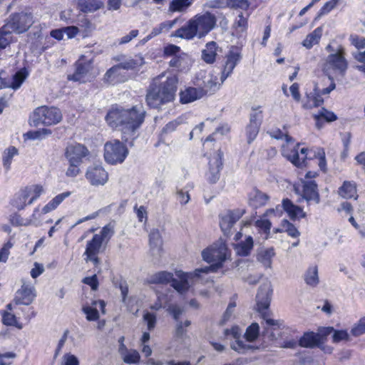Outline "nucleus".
Here are the masks:
<instances>
[{
    "instance_id": "64",
    "label": "nucleus",
    "mask_w": 365,
    "mask_h": 365,
    "mask_svg": "<svg viewBox=\"0 0 365 365\" xmlns=\"http://www.w3.org/2000/svg\"><path fill=\"white\" fill-rule=\"evenodd\" d=\"M235 26L240 29L241 31H244L247 28V18L245 17L242 13H240L235 20Z\"/></svg>"
},
{
    "instance_id": "38",
    "label": "nucleus",
    "mask_w": 365,
    "mask_h": 365,
    "mask_svg": "<svg viewBox=\"0 0 365 365\" xmlns=\"http://www.w3.org/2000/svg\"><path fill=\"white\" fill-rule=\"evenodd\" d=\"M322 35V27L317 28L312 33L307 36L302 42V45L307 48H311L319 43Z\"/></svg>"
},
{
    "instance_id": "63",
    "label": "nucleus",
    "mask_w": 365,
    "mask_h": 365,
    "mask_svg": "<svg viewBox=\"0 0 365 365\" xmlns=\"http://www.w3.org/2000/svg\"><path fill=\"white\" fill-rule=\"evenodd\" d=\"M338 0H330L325 3L321 8L319 16H323L329 13L337 4Z\"/></svg>"
},
{
    "instance_id": "7",
    "label": "nucleus",
    "mask_w": 365,
    "mask_h": 365,
    "mask_svg": "<svg viewBox=\"0 0 365 365\" xmlns=\"http://www.w3.org/2000/svg\"><path fill=\"white\" fill-rule=\"evenodd\" d=\"M114 235L113 226L108 224L103 227L99 233L95 234L86 243L84 255L86 262H92L95 266L101 264L98 254L103 250V244H106Z\"/></svg>"
},
{
    "instance_id": "30",
    "label": "nucleus",
    "mask_w": 365,
    "mask_h": 365,
    "mask_svg": "<svg viewBox=\"0 0 365 365\" xmlns=\"http://www.w3.org/2000/svg\"><path fill=\"white\" fill-rule=\"evenodd\" d=\"M253 246V238L251 236H247L245 241H241L235 245V250L237 255L246 257L250 255Z\"/></svg>"
},
{
    "instance_id": "40",
    "label": "nucleus",
    "mask_w": 365,
    "mask_h": 365,
    "mask_svg": "<svg viewBox=\"0 0 365 365\" xmlns=\"http://www.w3.org/2000/svg\"><path fill=\"white\" fill-rule=\"evenodd\" d=\"M244 336H241L239 339H235L234 341L231 342L230 347L234 351L238 352L239 354H245L249 350L252 349L253 346L248 344V342L243 341Z\"/></svg>"
},
{
    "instance_id": "54",
    "label": "nucleus",
    "mask_w": 365,
    "mask_h": 365,
    "mask_svg": "<svg viewBox=\"0 0 365 365\" xmlns=\"http://www.w3.org/2000/svg\"><path fill=\"white\" fill-rule=\"evenodd\" d=\"M26 189L29 191L31 198L28 201V204L31 205L36 200L43 192V189L41 185H34L26 187Z\"/></svg>"
},
{
    "instance_id": "1",
    "label": "nucleus",
    "mask_w": 365,
    "mask_h": 365,
    "mask_svg": "<svg viewBox=\"0 0 365 365\" xmlns=\"http://www.w3.org/2000/svg\"><path fill=\"white\" fill-rule=\"evenodd\" d=\"M145 113L141 105L130 108L113 107L107 113L106 120L109 126L118 128L122 132V138L128 142L135 138L137 130L144 122Z\"/></svg>"
},
{
    "instance_id": "39",
    "label": "nucleus",
    "mask_w": 365,
    "mask_h": 365,
    "mask_svg": "<svg viewBox=\"0 0 365 365\" xmlns=\"http://www.w3.org/2000/svg\"><path fill=\"white\" fill-rule=\"evenodd\" d=\"M304 281L310 287H316L319 282L318 269L317 266H312L308 268L304 274Z\"/></svg>"
},
{
    "instance_id": "28",
    "label": "nucleus",
    "mask_w": 365,
    "mask_h": 365,
    "mask_svg": "<svg viewBox=\"0 0 365 365\" xmlns=\"http://www.w3.org/2000/svg\"><path fill=\"white\" fill-rule=\"evenodd\" d=\"M282 207L292 220L302 218L306 215L305 212L300 207L294 205L289 199L283 200Z\"/></svg>"
},
{
    "instance_id": "47",
    "label": "nucleus",
    "mask_w": 365,
    "mask_h": 365,
    "mask_svg": "<svg viewBox=\"0 0 365 365\" xmlns=\"http://www.w3.org/2000/svg\"><path fill=\"white\" fill-rule=\"evenodd\" d=\"M120 355L123 361L129 364L138 363L140 358L138 351L135 349H128Z\"/></svg>"
},
{
    "instance_id": "62",
    "label": "nucleus",
    "mask_w": 365,
    "mask_h": 365,
    "mask_svg": "<svg viewBox=\"0 0 365 365\" xmlns=\"http://www.w3.org/2000/svg\"><path fill=\"white\" fill-rule=\"evenodd\" d=\"M230 131V128L227 125H224L221 127H219L216 129L215 132L212 133V135H209L205 140L204 145L207 144L209 142H212L215 140L214 135L217 134L218 133H220L221 135H225Z\"/></svg>"
},
{
    "instance_id": "27",
    "label": "nucleus",
    "mask_w": 365,
    "mask_h": 365,
    "mask_svg": "<svg viewBox=\"0 0 365 365\" xmlns=\"http://www.w3.org/2000/svg\"><path fill=\"white\" fill-rule=\"evenodd\" d=\"M307 101L303 104V107L307 109L319 107L324 103V99L321 96L319 89L317 86H315L312 92L307 94Z\"/></svg>"
},
{
    "instance_id": "21",
    "label": "nucleus",
    "mask_w": 365,
    "mask_h": 365,
    "mask_svg": "<svg viewBox=\"0 0 365 365\" xmlns=\"http://www.w3.org/2000/svg\"><path fill=\"white\" fill-rule=\"evenodd\" d=\"M218 151L219 153L210 158L209 160V171L207 176L211 183H215L220 178V171L222 165V153L220 150Z\"/></svg>"
},
{
    "instance_id": "53",
    "label": "nucleus",
    "mask_w": 365,
    "mask_h": 365,
    "mask_svg": "<svg viewBox=\"0 0 365 365\" xmlns=\"http://www.w3.org/2000/svg\"><path fill=\"white\" fill-rule=\"evenodd\" d=\"M14 247V242L9 240L0 248V262L6 263L10 255V250Z\"/></svg>"
},
{
    "instance_id": "17",
    "label": "nucleus",
    "mask_w": 365,
    "mask_h": 365,
    "mask_svg": "<svg viewBox=\"0 0 365 365\" xmlns=\"http://www.w3.org/2000/svg\"><path fill=\"white\" fill-rule=\"evenodd\" d=\"M89 153L88 150L84 145L76 143L68 145L65 150V157L68 162L82 163L83 158Z\"/></svg>"
},
{
    "instance_id": "4",
    "label": "nucleus",
    "mask_w": 365,
    "mask_h": 365,
    "mask_svg": "<svg viewBox=\"0 0 365 365\" xmlns=\"http://www.w3.org/2000/svg\"><path fill=\"white\" fill-rule=\"evenodd\" d=\"M272 294V285L270 282H267L260 286L256 296L257 310L262 314V318L266 321V327H264L263 335L267 337L269 341L277 339L280 334L279 322L269 318V314L267 313Z\"/></svg>"
},
{
    "instance_id": "25",
    "label": "nucleus",
    "mask_w": 365,
    "mask_h": 365,
    "mask_svg": "<svg viewBox=\"0 0 365 365\" xmlns=\"http://www.w3.org/2000/svg\"><path fill=\"white\" fill-rule=\"evenodd\" d=\"M322 342V336L314 332L305 333L299 339V344L302 347L313 348Z\"/></svg>"
},
{
    "instance_id": "26",
    "label": "nucleus",
    "mask_w": 365,
    "mask_h": 365,
    "mask_svg": "<svg viewBox=\"0 0 365 365\" xmlns=\"http://www.w3.org/2000/svg\"><path fill=\"white\" fill-rule=\"evenodd\" d=\"M269 196L259 190H254L249 195V205L253 208H258L264 206L268 200Z\"/></svg>"
},
{
    "instance_id": "45",
    "label": "nucleus",
    "mask_w": 365,
    "mask_h": 365,
    "mask_svg": "<svg viewBox=\"0 0 365 365\" xmlns=\"http://www.w3.org/2000/svg\"><path fill=\"white\" fill-rule=\"evenodd\" d=\"M259 334V327L257 323L251 324L246 329V331L244 334V338L246 339L247 342H253L255 341Z\"/></svg>"
},
{
    "instance_id": "41",
    "label": "nucleus",
    "mask_w": 365,
    "mask_h": 365,
    "mask_svg": "<svg viewBox=\"0 0 365 365\" xmlns=\"http://www.w3.org/2000/svg\"><path fill=\"white\" fill-rule=\"evenodd\" d=\"M274 255L275 253L273 248L262 250L257 254V259L265 267H270L272 264V258Z\"/></svg>"
},
{
    "instance_id": "46",
    "label": "nucleus",
    "mask_w": 365,
    "mask_h": 365,
    "mask_svg": "<svg viewBox=\"0 0 365 365\" xmlns=\"http://www.w3.org/2000/svg\"><path fill=\"white\" fill-rule=\"evenodd\" d=\"M18 154L15 147H9L3 153V165L6 171L10 169L13 158Z\"/></svg>"
},
{
    "instance_id": "61",
    "label": "nucleus",
    "mask_w": 365,
    "mask_h": 365,
    "mask_svg": "<svg viewBox=\"0 0 365 365\" xmlns=\"http://www.w3.org/2000/svg\"><path fill=\"white\" fill-rule=\"evenodd\" d=\"M69 166L66 172V175L68 177L74 178L76 177L80 173L79 166L81 163L68 162Z\"/></svg>"
},
{
    "instance_id": "33",
    "label": "nucleus",
    "mask_w": 365,
    "mask_h": 365,
    "mask_svg": "<svg viewBox=\"0 0 365 365\" xmlns=\"http://www.w3.org/2000/svg\"><path fill=\"white\" fill-rule=\"evenodd\" d=\"M103 4L100 0H80L78 6L84 13L93 12L101 9Z\"/></svg>"
},
{
    "instance_id": "34",
    "label": "nucleus",
    "mask_w": 365,
    "mask_h": 365,
    "mask_svg": "<svg viewBox=\"0 0 365 365\" xmlns=\"http://www.w3.org/2000/svg\"><path fill=\"white\" fill-rule=\"evenodd\" d=\"M70 195V192H65L58 194L42 208L43 213L46 214L55 210L66 197H68Z\"/></svg>"
},
{
    "instance_id": "55",
    "label": "nucleus",
    "mask_w": 365,
    "mask_h": 365,
    "mask_svg": "<svg viewBox=\"0 0 365 365\" xmlns=\"http://www.w3.org/2000/svg\"><path fill=\"white\" fill-rule=\"evenodd\" d=\"M143 59H133L128 58L123 62L120 63L117 66H119V69L130 70L135 68L137 66L143 63Z\"/></svg>"
},
{
    "instance_id": "23",
    "label": "nucleus",
    "mask_w": 365,
    "mask_h": 365,
    "mask_svg": "<svg viewBox=\"0 0 365 365\" xmlns=\"http://www.w3.org/2000/svg\"><path fill=\"white\" fill-rule=\"evenodd\" d=\"M92 307L84 306L82 308L83 313L86 315V319L88 321H96L99 319L98 311L96 306L98 305L102 312L105 313L106 304L104 301H94L92 304Z\"/></svg>"
},
{
    "instance_id": "37",
    "label": "nucleus",
    "mask_w": 365,
    "mask_h": 365,
    "mask_svg": "<svg viewBox=\"0 0 365 365\" xmlns=\"http://www.w3.org/2000/svg\"><path fill=\"white\" fill-rule=\"evenodd\" d=\"M103 81L109 84H115L121 81L120 70L117 65L109 68L104 75Z\"/></svg>"
},
{
    "instance_id": "42",
    "label": "nucleus",
    "mask_w": 365,
    "mask_h": 365,
    "mask_svg": "<svg viewBox=\"0 0 365 365\" xmlns=\"http://www.w3.org/2000/svg\"><path fill=\"white\" fill-rule=\"evenodd\" d=\"M176 21V19L173 21H166L160 24L158 26L152 29L150 34L148 36V38H152L153 37L158 36L163 32L168 31L173 27Z\"/></svg>"
},
{
    "instance_id": "13",
    "label": "nucleus",
    "mask_w": 365,
    "mask_h": 365,
    "mask_svg": "<svg viewBox=\"0 0 365 365\" xmlns=\"http://www.w3.org/2000/svg\"><path fill=\"white\" fill-rule=\"evenodd\" d=\"M21 287L16 292L14 302L16 304L29 305L36 297V289L29 280L22 279Z\"/></svg>"
},
{
    "instance_id": "50",
    "label": "nucleus",
    "mask_w": 365,
    "mask_h": 365,
    "mask_svg": "<svg viewBox=\"0 0 365 365\" xmlns=\"http://www.w3.org/2000/svg\"><path fill=\"white\" fill-rule=\"evenodd\" d=\"M52 133L51 130L48 128H42L38 130L29 131L26 133V136L31 140H41Z\"/></svg>"
},
{
    "instance_id": "56",
    "label": "nucleus",
    "mask_w": 365,
    "mask_h": 365,
    "mask_svg": "<svg viewBox=\"0 0 365 365\" xmlns=\"http://www.w3.org/2000/svg\"><path fill=\"white\" fill-rule=\"evenodd\" d=\"M2 321L5 325L17 327V320L16 316L9 311H5L2 314ZM19 328H21L18 326Z\"/></svg>"
},
{
    "instance_id": "51",
    "label": "nucleus",
    "mask_w": 365,
    "mask_h": 365,
    "mask_svg": "<svg viewBox=\"0 0 365 365\" xmlns=\"http://www.w3.org/2000/svg\"><path fill=\"white\" fill-rule=\"evenodd\" d=\"M250 6L249 0H227V8L232 9L247 10Z\"/></svg>"
},
{
    "instance_id": "18",
    "label": "nucleus",
    "mask_w": 365,
    "mask_h": 365,
    "mask_svg": "<svg viewBox=\"0 0 365 365\" xmlns=\"http://www.w3.org/2000/svg\"><path fill=\"white\" fill-rule=\"evenodd\" d=\"M262 120V110L253 108L250 117V123L246 128L248 143L254 140L257 135Z\"/></svg>"
},
{
    "instance_id": "24",
    "label": "nucleus",
    "mask_w": 365,
    "mask_h": 365,
    "mask_svg": "<svg viewBox=\"0 0 365 365\" xmlns=\"http://www.w3.org/2000/svg\"><path fill=\"white\" fill-rule=\"evenodd\" d=\"M302 197L308 202L314 201L316 203H319V197L317 192V185L314 181L304 183Z\"/></svg>"
},
{
    "instance_id": "14",
    "label": "nucleus",
    "mask_w": 365,
    "mask_h": 365,
    "mask_svg": "<svg viewBox=\"0 0 365 365\" xmlns=\"http://www.w3.org/2000/svg\"><path fill=\"white\" fill-rule=\"evenodd\" d=\"M86 178L95 187L103 186L108 180V173L101 164H93L88 167Z\"/></svg>"
},
{
    "instance_id": "5",
    "label": "nucleus",
    "mask_w": 365,
    "mask_h": 365,
    "mask_svg": "<svg viewBox=\"0 0 365 365\" xmlns=\"http://www.w3.org/2000/svg\"><path fill=\"white\" fill-rule=\"evenodd\" d=\"M227 255V248L225 243L218 241L202 252V257L204 261L207 263H212L210 266L196 269L193 272L196 283H202V274H207L210 272H215L222 266Z\"/></svg>"
},
{
    "instance_id": "43",
    "label": "nucleus",
    "mask_w": 365,
    "mask_h": 365,
    "mask_svg": "<svg viewBox=\"0 0 365 365\" xmlns=\"http://www.w3.org/2000/svg\"><path fill=\"white\" fill-rule=\"evenodd\" d=\"M194 0H173L170 3L169 11L170 12H181L186 10Z\"/></svg>"
},
{
    "instance_id": "2",
    "label": "nucleus",
    "mask_w": 365,
    "mask_h": 365,
    "mask_svg": "<svg viewBox=\"0 0 365 365\" xmlns=\"http://www.w3.org/2000/svg\"><path fill=\"white\" fill-rule=\"evenodd\" d=\"M178 77L175 74L169 73L165 76V73L158 76L148 90L145 101L147 105L156 109L161 107L175 98L177 91Z\"/></svg>"
},
{
    "instance_id": "22",
    "label": "nucleus",
    "mask_w": 365,
    "mask_h": 365,
    "mask_svg": "<svg viewBox=\"0 0 365 365\" xmlns=\"http://www.w3.org/2000/svg\"><path fill=\"white\" fill-rule=\"evenodd\" d=\"M205 96L201 88H187L185 91L180 93V101L182 103H188L202 98Z\"/></svg>"
},
{
    "instance_id": "12",
    "label": "nucleus",
    "mask_w": 365,
    "mask_h": 365,
    "mask_svg": "<svg viewBox=\"0 0 365 365\" xmlns=\"http://www.w3.org/2000/svg\"><path fill=\"white\" fill-rule=\"evenodd\" d=\"M33 23V16L31 13L21 12L14 14L6 27L11 29V31L21 34L26 31Z\"/></svg>"
},
{
    "instance_id": "57",
    "label": "nucleus",
    "mask_w": 365,
    "mask_h": 365,
    "mask_svg": "<svg viewBox=\"0 0 365 365\" xmlns=\"http://www.w3.org/2000/svg\"><path fill=\"white\" fill-rule=\"evenodd\" d=\"M168 311L176 322H179L180 317L185 312L184 308L178 304H170Z\"/></svg>"
},
{
    "instance_id": "6",
    "label": "nucleus",
    "mask_w": 365,
    "mask_h": 365,
    "mask_svg": "<svg viewBox=\"0 0 365 365\" xmlns=\"http://www.w3.org/2000/svg\"><path fill=\"white\" fill-rule=\"evenodd\" d=\"M177 278L173 277L171 272L161 271L150 276L148 279L150 284H165L171 283V286L180 294L186 293L190 287L196 284L195 275L192 272H176Z\"/></svg>"
},
{
    "instance_id": "3",
    "label": "nucleus",
    "mask_w": 365,
    "mask_h": 365,
    "mask_svg": "<svg viewBox=\"0 0 365 365\" xmlns=\"http://www.w3.org/2000/svg\"><path fill=\"white\" fill-rule=\"evenodd\" d=\"M217 17L210 11L197 14L175 31L174 36L187 40L202 38L217 26Z\"/></svg>"
},
{
    "instance_id": "11",
    "label": "nucleus",
    "mask_w": 365,
    "mask_h": 365,
    "mask_svg": "<svg viewBox=\"0 0 365 365\" xmlns=\"http://www.w3.org/2000/svg\"><path fill=\"white\" fill-rule=\"evenodd\" d=\"M128 153L129 151L126 145L119 140H111L104 145V158L109 164L122 163Z\"/></svg>"
},
{
    "instance_id": "49",
    "label": "nucleus",
    "mask_w": 365,
    "mask_h": 365,
    "mask_svg": "<svg viewBox=\"0 0 365 365\" xmlns=\"http://www.w3.org/2000/svg\"><path fill=\"white\" fill-rule=\"evenodd\" d=\"M314 116V118L317 120V124L319 123V120H325L327 122H333L337 119L336 115L333 112L329 111L324 108H322Z\"/></svg>"
},
{
    "instance_id": "59",
    "label": "nucleus",
    "mask_w": 365,
    "mask_h": 365,
    "mask_svg": "<svg viewBox=\"0 0 365 365\" xmlns=\"http://www.w3.org/2000/svg\"><path fill=\"white\" fill-rule=\"evenodd\" d=\"M182 123V120L180 118H177L175 120L170 121L167 123L165 127L163 128L162 133L163 134H169L175 131L177 127Z\"/></svg>"
},
{
    "instance_id": "44",
    "label": "nucleus",
    "mask_w": 365,
    "mask_h": 365,
    "mask_svg": "<svg viewBox=\"0 0 365 365\" xmlns=\"http://www.w3.org/2000/svg\"><path fill=\"white\" fill-rule=\"evenodd\" d=\"M28 76V73L25 68H22L17 71L12 78V82L9 83V88L14 90L20 88L23 82L25 81Z\"/></svg>"
},
{
    "instance_id": "31",
    "label": "nucleus",
    "mask_w": 365,
    "mask_h": 365,
    "mask_svg": "<svg viewBox=\"0 0 365 365\" xmlns=\"http://www.w3.org/2000/svg\"><path fill=\"white\" fill-rule=\"evenodd\" d=\"M30 199L29 191L26 189L21 190L15 196L12 200V205L16 207L18 210H23L29 205L28 200Z\"/></svg>"
},
{
    "instance_id": "48",
    "label": "nucleus",
    "mask_w": 365,
    "mask_h": 365,
    "mask_svg": "<svg viewBox=\"0 0 365 365\" xmlns=\"http://www.w3.org/2000/svg\"><path fill=\"white\" fill-rule=\"evenodd\" d=\"M255 225L267 239L270 233L271 222L267 219H260L255 222Z\"/></svg>"
},
{
    "instance_id": "36",
    "label": "nucleus",
    "mask_w": 365,
    "mask_h": 365,
    "mask_svg": "<svg viewBox=\"0 0 365 365\" xmlns=\"http://www.w3.org/2000/svg\"><path fill=\"white\" fill-rule=\"evenodd\" d=\"M339 195L344 198H352L356 199V188L354 183L349 181H345L342 186L339 189Z\"/></svg>"
},
{
    "instance_id": "10",
    "label": "nucleus",
    "mask_w": 365,
    "mask_h": 365,
    "mask_svg": "<svg viewBox=\"0 0 365 365\" xmlns=\"http://www.w3.org/2000/svg\"><path fill=\"white\" fill-rule=\"evenodd\" d=\"M61 120L62 113L58 108L46 106L36 108L31 116L34 126L56 125Z\"/></svg>"
},
{
    "instance_id": "52",
    "label": "nucleus",
    "mask_w": 365,
    "mask_h": 365,
    "mask_svg": "<svg viewBox=\"0 0 365 365\" xmlns=\"http://www.w3.org/2000/svg\"><path fill=\"white\" fill-rule=\"evenodd\" d=\"M6 26L0 29V49L5 48L11 41V31Z\"/></svg>"
},
{
    "instance_id": "29",
    "label": "nucleus",
    "mask_w": 365,
    "mask_h": 365,
    "mask_svg": "<svg viewBox=\"0 0 365 365\" xmlns=\"http://www.w3.org/2000/svg\"><path fill=\"white\" fill-rule=\"evenodd\" d=\"M218 46L215 41L206 43L205 48L202 51V59L207 63H213L215 61Z\"/></svg>"
},
{
    "instance_id": "58",
    "label": "nucleus",
    "mask_w": 365,
    "mask_h": 365,
    "mask_svg": "<svg viewBox=\"0 0 365 365\" xmlns=\"http://www.w3.org/2000/svg\"><path fill=\"white\" fill-rule=\"evenodd\" d=\"M203 6L209 9H224L227 7V0H210Z\"/></svg>"
},
{
    "instance_id": "32",
    "label": "nucleus",
    "mask_w": 365,
    "mask_h": 365,
    "mask_svg": "<svg viewBox=\"0 0 365 365\" xmlns=\"http://www.w3.org/2000/svg\"><path fill=\"white\" fill-rule=\"evenodd\" d=\"M149 242L150 249L153 252L159 255L162 247V239L160 231L158 229H153L149 234Z\"/></svg>"
},
{
    "instance_id": "60",
    "label": "nucleus",
    "mask_w": 365,
    "mask_h": 365,
    "mask_svg": "<svg viewBox=\"0 0 365 365\" xmlns=\"http://www.w3.org/2000/svg\"><path fill=\"white\" fill-rule=\"evenodd\" d=\"M351 333L354 336H360L365 333V319L362 318L359 320L358 324L351 329Z\"/></svg>"
},
{
    "instance_id": "8",
    "label": "nucleus",
    "mask_w": 365,
    "mask_h": 365,
    "mask_svg": "<svg viewBox=\"0 0 365 365\" xmlns=\"http://www.w3.org/2000/svg\"><path fill=\"white\" fill-rule=\"evenodd\" d=\"M347 68L348 62L345 58L344 48L341 45H338L336 52L329 53L327 57L323 71L328 76V78H331L334 75L344 76Z\"/></svg>"
},
{
    "instance_id": "9",
    "label": "nucleus",
    "mask_w": 365,
    "mask_h": 365,
    "mask_svg": "<svg viewBox=\"0 0 365 365\" xmlns=\"http://www.w3.org/2000/svg\"><path fill=\"white\" fill-rule=\"evenodd\" d=\"M271 136L276 139H285L287 145H284L282 150V153L284 157L297 167H302L304 165L308 152L307 148H303L300 150V152H299V144H297V147L289 149L288 144L290 142H294V140L289 135L282 133L280 130L273 131L271 133Z\"/></svg>"
},
{
    "instance_id": "16",
    "label": "nucleus",
    "mask_w": 365,
    "mask_h": 365,
    "mask_svg": "<svg viewBox=\"0 0 365 365\" xmlns=\"http://www.w3.org/2000/svg\"><path fill=\"white\" fill-rule=\"evenodd\" d=\"M76 69L73 74L68 76L69 81H76L79 83H85L87 81V76L92 69V62L91 60L85 61L83 56L79 58L76 64Z\"/></svg>"
},
{
    "instance_id": "35",
    "label": "nucleus",
    "mask_w": 365,
    "mask_h": 365,
    "mask_svg": "<svg viewBox=\"0 0 365 365\" xmlns=\"http://www.w3.org/2000/svg\"><path fill=\"white\" fill-rule=\"evenodd\" d=\"M332 334L334 343H339L341 341H349V335L346 330H335L333 327H327L322 334L328 335Z\"/></svg>"
},
{
    "instance_id": "20",
    "label": "nucleus",
    "mask_w": 365,
    "mask_h": 365,
    "mask_svg": "<svg viewBox=\"0 0 365 365\" xmlns=\"http://www.w3.org/2000/svg\"><path fill=\"white\" fill-rule=\"evenodd\" d=\"M223 83L221 76L219 79L217 75L215 73H209L203 77L202 83L199 84V86L201 90L205 92V96L212 94L218 91Z\"/></svg>"
},
{
    "instance_id": "15",
    "label": "nucleus",
    "mask_w": 365,
    "mask_h": 365,
    "mask_svg": "<svg viewBox=\"0 0 365 365\" xmlns=\"http://www.w3.org/2000/svg\"><path fill=\"white\" fill-rule=\"evenodd\" d=\"M245 213V209H236L228 210L226 213L220 216V226L225 235L229 236L230 235L232 226Z\"/></svg>"
},
{
    "instance_id": "19",
    "label": "nucleus",
    "mask_w": 365,
    "mask_h": 365,
    "mask_svg": "<svg viewBox=\"0 0 365 365\" xmlns=\"http://www.w3.org/2000/svg\"><path fill=\"white\" fill-rule=\"evenodd\" d=\"M226 60L221 71L222 82H224L232 73L235 66L242 59V54L237 51L231 50L226 55Z\"/></svg>"
}]
</instances>
